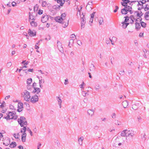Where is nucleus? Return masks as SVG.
Wrapping results in <instances>:
<instances>
[{
  "mask_svg": "<svg viewBox=\"0 0 149 149\" xmlns=\"http://www.w3.org/2000/svg\"><path fill=\"white\" fill-rule=\"evenodd\" d=\"M134 135V134L133 131L131 130H123L121 133V135L122 136L126 137V140L127 142H131V140L129 139V137H131L132 138Z\"/></svg>",
  "mask_w": 149,
  "mask_h": 149,
  "instance_id": "obj_1",
  "label": "nucleus"
},
{
  "mask_svg": "<svg viewBox=\"0 0 149 149\" xmlns=\"http://www.w3.org/2000/svg\"><path fill=\"white\" fill-rule=\"evenodd\" d=\"M22 95L23 97L24 100L27 102H29L30 101L31 95L30 92L27 90H25L22 93Z\"/></svg>",
  "mask_w": 149,
  "mask_h": 149,
  "instance_id": "obj_2",
  "label": "nucleus"
},
{
  "mask_svg": "<svg viewBox=\"0 0 149 149\" xmlns=\"http://www.w3.org/2000/svg\"><path fill=\"white\" fill-rule=\"evenodd\" d=\"M18 122L21 127L24 126V125H26L27 122L26 118L24 116H21L19 119H18Z\"/></svg>",
  "mask_w": 149,
  "mask_h": 149,
  "instance_id": "obj_3",
  "label": "nucleus"
},
{
  "mask_svg": "<svg viewBox=\"0 0 149 149\" xmlns=\"http://www.w3.org/2000/svg\"><path fill=\"white\" fill-rule=\"evenodd\" d=\"M15 114L16 113L15 111L9 112L7 116L6 117L4 116L3 118L6 119L7 120L13 119V116H15Z\"/></svg>",
  "mask_w": 149,
  "mask_h": 149,
  "instance_id": "obj_4",
  "label": "nucleus"
},
{
  "mask_svg": "<svg viewBox=\"0 0 149 149\" xmlns=\"http://www.w3.org/2000/svg\"><path fill=\"white\" fill-rule=\"evenodd\" d=\"M3 144L6 146L8 145L10 143V139L7 137L3 138Z\"/></svg>",
  "mask_w": 149,
  "mask_h": 149,
  "instance_id": "obj_5",
  "label": "nucleus"
},
{
  "mask_svg": "<svg viewBox=\"0 0 149 149\" xmlns=\"http://www.w3.org/2000/svg\"><path fill=\"white\" fill-rule=\"evenodd\" d=\"M38 96L36 95H35L33 96L31 99L30 100L31 102L33 103H36L38 101Z\"/></svg>",
  "mask_w": 149,
  "mask_h": 149,
  "instance_id": "obj_6",
  "label": "nucleus"
},
{
  "mask_svg": "<svg viewBox=\"0 0 149 149\" xmlns=\"http://www.w3.org/2000/svg\"><path fill=\"white\" fill-rule=\"evenodd\" d=\"M49 19V17L48 15H47L43 14L42 15L41 18V21L43 23L46 22Z\"/></svg>",
  "mask_w": 149,
  "mask_h": 149,
  "instance_id": "obj_7",
  "label": "nucleus"
},
{
  "mask_svg": "<svg viewBox=\"0 0 149 149\" xmlns=\"http://www.w3.org/2000/svg\"><path fill=\"white\" fill-rule=\"evenodd\" d=\"M55 20L56 22H58L59 23L64 24L65 22V21H63L61 17L60 16H58L55 17Z\"/></svg>",
  "mask_w": 149,
  "mask_h": 149,
  "instance_id": "obj_8",
  "label": "nucleus"
},
{
  "mask_svg": "<svg viewBox=\"0 0 149 149\" xmlns=\"http://www.w3.org/2000/svg\"><path fill=\"white\" fill-rule=\"evenodd\" d=\"M28 34L31 37L34 36L36 35V32L35 31H32L31 29L29 30Z\"/></svg>",
  "mask_w": 149,
  "mask_h": 149,
  "instance_id": "obj_9",
  "label": "nucleus"
},
{
  "mask_svg": "<svg viewBox=\"0 0 149 149\" xmlns=\"http://www.w3.org/2000/svg\"><path fill=\"white\" fill-rule=\"evenodd\" d=\"M57 47L58 48L60 52H62L63 51V48L62 47L61 43L59 41H57Z\"/></svg>",
  "mask_w": 149,
  "mask_h": 149,
  "instance_id": "obj_10",
  "label": "nucleus"
},
{
  "mask_svg": "<svg viewBox=\"0 0 149 149\" xmlns=\"http://www.w3.org/2000/svg\"><path fill=\"white\" fill-rule=\"evenodd\" d=\"M87 112L89 115L92 116L94 115L95 110L93 109H89L88 110Z\"/></svg>",
  "mask_w": 149,
  "mask_h": 149,
  "instance_id": "obj_11",
  "label": "nucleus"
},
{
  "mask_svg": "<svg viewBox=\"0 0 149 149\" xmlns=\"http://www.w3.org/2000/svg\"><path fill=\"white\" fill-rule=\"evenodd\" d=\"M86 22V19L83 18L81 20V29L84 28V25Z\"/></svg>",
  "mask_w": 149,
  "mask_h": 149,
  "instance_id": "obj_12",
  "label": "nucleus"
},
{
  "mask_svg": "<svg viewBox=\"0 0 149 149\" xmlns=\"http://www.w3.org/2000/svg\"><path fill=\"white\" fill-rule=\"evenodd\" d=\"M34 90L33 91V93L38 94L40 92V89L39 88L34 87Z\"/></svg>",
  "mask_w": 149,
  "mask_h": 149,
  "instance_id": "obj_13",
  "label": "nucleus"
},
{
  "mask_svg": "<svg viewBox=\"0 0 149 149\" xmlns=\"http://www.w3.org/2000/svg\"><path fill=\"white\" fill-rule=\"evenodd\" d=\"M139 2L141 3V7H139L138 8V10H141L143 7V4L145 3L146 2V1L145 0H143L142 1H140Z\"/></svg>",
  "mask_w": 149,
  "mask_h": 149,
  "instance_id": "obj_14",
  "label": "nucleus"
},
{
  "mask_svg": "<svg viewBox=\"0 0 149 149\" xmlns=\"http://www.w3.org/2000/svg\"><path fill=\"white\" fill-rule=\"evenodd\" d=\"M135 29L137 31L139 30L141 28V26L140 25L139 23L137 22L135 24Z\"/></svg>",
  "mask_w": 149,
  "mask_h": 149,
  "instance_id": "obj_15",
  "label": "nucleus"
},
{
  "mask_svg": "<svg viewBox=\"0 0 149 149\" xmlns=\"http://www.w3.org/2000/svg\"><path fill=\"white\" fill-rule=\"evenodd\" d=\"M26 133H23L21 136V139L23 142H24L26 141Z\"/></svg>",
  "mask_w": 149,
  "mask_h": 149,
  "instance_id": "obj_16",
  "label": "nucleus"
},
{
  "mask_svg": "<svg viewBox=\"0 0 149 149\" xmlns=\"http://www.w3.org/2000/svg\"><path fill=\"white\" fill-rule=\"evenodd\" d=\"M56 99L57 100L58 102V104L59 105V107L60 108H61V104L62 103V100H61L60 97H56Z\"/></svg>",
  "mask_w": 149,
  "mask_h": 149,
  "instance_id": "obj_17",
  "label": "nucleus"
},
{
  "mask_svg": "<svg viewBox=\"0 0 149 149\" xmlns=\"http://www.w3.org/2000/svg\"><path fill=\"white\" fill-rule=\"evenodd\" d=\"M122 105L124 108H126L128 105V101H123L122 103Z\"/></svg>",
  "mask_w": 149,
  "mask_h": 149,
  "instance_id": "obj_18",
  "label": "nucleus"
},
{
  "mask_svg": "<svg viewBox=\"0 0 149 149\" xmlns=\"http://www.w3.org/2000/svg\"><path fill=\"white\" fill-rule=\"evenodd\" d=\"M139 103H136L135 104H133L132 105V108L135 110L137 109L139 107Z\"/></svg>",
  "mask_w": 149,
  "mask_h": 149,
  "instance_id": "obj_19",
  "label": "nucleus"
},
{
  "mask_svg": "<svg viewBox=\"0 0 149 149\" xmlns=\"http://www.w3.org/2000/svg\"><path fill=\"white\" fill-rule=\"evenodd\" d=\"M74 40L72 38H70L68 46L70 47H71V45H72L74 43Z\"/></svg>",
  "mask_w": 149,
  "mask_h": 149,
  "instance_id": "obj_20",
  "label": "nucleus"
},
{
  "mask_svg": "<svg viewBox=\"0 0 149 149\" xmlns=\"http://www.w3.org/2000/svg\"><path fill=\"white\" fill-rule=\"evenodd\" d=\"M145 19L147 20H149V11L147 12L145 15Z\"/></svg>",
  "mask_w": 149,
  "mask_h": 149,
  "instance_id": "obj_21",
  "label": "nucleus"
},
{
  "mask_svg": "<svg viewBox=\"0 0 149 149\" xmlns=\"http://www.w3.org/2000/svg\"><path fill=\"white\" fill-rule=\"evenodd\" d=\"M16 146V143L15 142H12L10 144L9 146L11 148H14Z\"/></svg>",
  "mask_w": 149,
  "mask_h": 149,
  "instance_id": "obj_22",
  "label": "nucleus"
},
{
  "mask_svg": "<svg viewBox=\"0 0 149 149\" xmlns=\"http://www.w3.org/2000/svg\"><path fill=\"white\" fill-rule=\"evenodd\" d=\"M125 8H125V9H126L125 10H127V11H129L130 12L131 14H132V11L131 10H130V6H128L127 5V6H125Z\"/></svg>",
  "mask_w": 149,
  "mask_h": 149,
  "instance_id": "obj_23",
  "label": "nucleus"
},
{
  "mask_svg": "<svg viewBox=\"0 0 149 149\" xmlns=\"http://www.w3.org/2000/svg\"><path fill=\"white\" fill-rule=\"evenodd\" d=\"M124 23V22L122 23V24H123L122 26L123 28L125 29L129 24V23Z\"/></svg>",
  "mask_w": 149,
  "mask_h": 149,
  "instance_id": "obj_24",
  "label": "nucleus"
},
{
  "mask_svg": "<svg viewBox=\"0 0 149 149\" xmlns=\"http://www.w3.org/2000/svg\"><path fill=\"white\" fill-rule=\"evenodd\" d=\"M29 17L30 19L34 20V17L32 14V13L30 12L29 13Z\"/></svg>",
  "mask_w": 149,
  "mask_h": 149,
  "instance_id": "obj_25",
  "label": "nucleus"
},
{
  "mask_svg": "<svg viewBox=\"0 0 149 149\" xmlns=\"http://www.w3.org/2000/svg\"><path fill=\"white\" fill-rule=\"evenodd\" d=\"M125 9V8H124L121 10V13L123 14H126L127 13V10Z\"/></svg>",
  "mask_w": 149,
  "mask_h": 149,
  "instance_id": "obj_26",
  "label": "nucleus"
},
{
  "mask_svg": "<svg viewBox=\"0 0 149 149\" xmlns=\"http://www.w3.org/2000/svg\"><path fill=\"white\" fill-rule=\"evenodd\" d=\"M31 25L32 26L36 27L37 26V23L34 21H32L30 23Z\"/></svg>",
  "mask_w": 149,
  "mask_h": 149,
  "instance_id": "obj_27",
  "label": "nucleus"
},
{
  "mask_svg": "<svg viewBox=\"0 0 149 149\" xmlns=\"http://www.w3.org/2000/svg\"><path fill=\"white\" fill-rule=\"evenodd\" d=\"M83 139V137H81L79 138L78 139L79 143L80 145H82V141Z\"/></svg>",
  "mask_w": 149,
  "mask_h": 149,
  "instance_id": "obj_28",
  "label": "nucleus"
},
{
  "mask_svg": "<svg viewBox=\"0 0 149 149\" xmlns=\"http://www.w3.org/2000/svg\"><path fill=\"white\" fill-rule=\"evenodd\" d=\"M48 4L47 3L46 1H42V7H46L47 6H48Z\"/></svg>",
  "mask_w": 149,
  "mask_h": 149,
  "instance_id": "obj_29",
  "label": "nucleus"
},
{
  "mask_svg": "<svg viewBox=\"0 0 149 149\" xmlns=\"http://www.w3.org/2000/svg\"><path fill=\"white\" fill-rule=\"evenodd\" d=\"M141 26L142 27H143L144 28H145V27H146V23L143 22H141Z\"/></svg>",
  "mask_w": 149,
  "mask_h": 149,
  "instance_id": "obj_30",
  "label": "nucleus"
},
{
  "mask_svg": "<svg viewBox=\"0 0 149 149\" xmlns=\"http://www.w3.org/2000/svg\"><path fill=\"white\" fill-rule=\"evenodd\" d=\"M115 124L116 125H119L121 124V122L119 121L118 120H115Z\"/></svg>",
  "mask_w": 149,
  "mask_h": 149,
  "instance_id": "obj_31",
  "label": "nucleus"
},
{
  "mask_svg": "<svg viewBox=\"0 0 149 149\" xmlns=\"http://www.w3.org/2000/svg\"><path fill=\"white\" fill-rule=\"evenodd\" d=\"M134 14L135 15H136L137 17H141V15L140 14L139 12L137 11H135Z\"/></svg>",
  "mask_w": 149,
  "mask_h": 149,
  "instance_id": "obj_32",
  "label": "nucleus"
},
{
  "mask_svg": "<svg viewBox=\"0 0 149 149\" xmlns=\"http://www.w3.org/2000/svg\"><path fill=\"white\" fill-rule=\"evenodd\" d=\"M103 22V20L102 17H100L99 18V24L100 25H101L102 24V23Z\"/></svg>",
  "mask_w": 149,
  "mask_h": 149,
  "instance_id": "obj_33",
  "label": "nucleus"
},
{
  "mask_svg": "<svg viewBox=\"0 0 149 149\" xmlns=\"http://www.w3.org/2000/svg\"><path fill=\"white\" fill-rule=\"evenodd\" d=\"M66 14L65 13H63L61 16V17L62 18V19L63 20V21H64L65 19H64V18L65 17V16H66Z\"/></svg>",
  "mask_w": 149,
  "mask_h": 149,
  "instance_id": "obj_34",
  "label": "nucleus"
},
{
  "mask_svg": "<svg viewBox=\"0 0 149 149\" xmlns=\"http://www.w3.org/2000/svg\"><path fill=\"white\" fill-rule=\"evenodd\" d=\"M32 81V79L31 78H29L27 80V84H29L31 83Z\"/></svg>",
  "mask_w": 149,
  "mask_h": 149,
  "instance_id": "obj_35",
  "label": "nucleus"
},
{
  "mask_svg": "<svg viewBox=\"0 0 149 149\" xmlns=\"http://www.w3.org/2000/svg\"><path fill=\"white\" fill-rule=\"evenodd\" d=\"M57 2L58 3H59L60 4V6H63L64 3L63 2V1H62V0H58V1H57Z\"/></svg>",
  "mask_w": 149,
  "mask_h": 149,
  "instance_id": "obj_36",
  "label": "nucleus"
},
{
  "mask_svg": "<svg viewBox=\"0 0 149 149\" xmlns=\"http://www.w3.org/2000/svg\"><path fill=\"white\" fill-rule=\"evenodd\" d=\"M18 108H19L20 107L23 108V104L22 103H18Z\"/></svg>",
  "mask_w": 149,
  "mask_h": 149,
  "instance_id": "obj_37",
  "label": "nucleus"
},
{
  "mask_svg": "<svg viewBox=\"0 0 149 149\" xmlns=\"http://www.w3.org/2000/svg\"><path fill=\"white\" fill-rule=\"evenodd\" d=\"M92 5H93V3L92 2H89L88 3V4L86 6V8L88 6H90V7L91 8H92L91 6H92Z\"/></svg>",
  "mask_w": 149,
  "mask_h": 149,
  "instance_id": "obj_38",
  "label": "nucleus"
},
{
  "mask_svg": "<svg viewBox=\"0 0 149 149\" xmlns=\"http://www.w3.org/2000/svg\"><path fill=\"white\" fill-rule=\"evenodd\" d=\"M142 19L141 17H139L138 18H137V19H135V21L136 22H138L139 21V22H141L142 20Z\"/></svg>",
  "mask_w": 149,
  "mask_h": 149,
  "instance_id": "obj_39",
  "label": "nucleus"
},
{
  "mask_svg": "<svg viewBox=\"0 0 149 149\" xmlns=\"http://www.w3.org/2000/svg\"><path fill=\"white\" fill-rule=\"evenodd\" d=\"M82 95L84 97L86 96L87 95H88V93H87L85 91H82Z\"/></svg>",
  "mask_w": 149,
  "mask_h": 149,
  "instance_id": "obj_40",
  "label": "nucleus"
},
{
  "mask_svg": "<svg viewBox=\"0 0 149 149\" xmlns=\"http://www.w3.org/2000/svg\"><path fill=\"white\" fill-rule=\"evenodd\" d=\"M127 3V1H124L123 3H121V4L123 6H124L125 7L127 6V3Z\"/></svg>",
  "mask_w": 149,
  "mask_h": 149,
  "instance_id": "obj_41",
  "label": "nucleus"
},
{
  "mask_svg": "<svg viewBox=\"0 0 149 149\" xmlns=\"http://www.w3.org/2000/svg\"><path fill=\"white\" fill-rule=\"evenodd\" d=\"M144 10L145 11H147L149 10V5L146 4L145 8Z\"/></svg>",
  "mask_w": 149,
  "mask_h": 149,
  "instance_id": "obj_42",
  "label": "nucleus"
},
{
  "mask_svg": "<svg viewBox=\"0 0 149 149\" xmlns=\"http://www.w3.org/2000/svg\"><path fill=\"white\" fill-rule=\"evenodd\" d=\"M91 65L92 66V67H90V71L94 70V69H95V66H94V65L92 64H91Z\"/></svg>",
  "mask_w": 149,
  "mask_h": 149,
  "instance_id": "obj_43",
  "label": "nucleus"
},
{
  "mask_svg": "<svg viewBox=\"0 0 149 149\" xmlns=\"http://www.w3.org/2000/svg\"><path fill=\"white\" fill-rule=\"evenodd\" d=\"M27 130L30 133V135L31 136H33L32 132L31 131V130L29 129V127H27Z\"/></svg>",
  "mask_w": 149,
  "mask_h": 149,
  "instance_id": "obj_44",
  "label": "nucleus"
},
{
  "mask_svg": "<svg viewBox=\"0 0 149 149\" xmlns=\"http://www.w3.org/2000/svg\"><path fill=\"white\" fill-rule=\"evenodd\" d=\"M67 22H65V24L64 26H63V27L64 28H65L66 27L68 24V22H69V19H67Z\"/></svg>",
  "mask_w": 149,
  "mask_h": 149,
  "instance_id": "obj_45",
  "label": "nucleus"
},
{
  "mask_svg": "<svg viewBox=\"0 0 149 149\" xmlns=\"http://www.w3.org/2000/svg\"><path fill=\"white\" fill-rule=\"evenodd\" d=\"M38 8V6L37 5H36L34 7V11H36Z\"/></svg>",
  "mask_w": 149,
  "mask_h": 149,
  "instance_id": "obj_46",
  "label": "nucleus"
},
{
  "mask_svg": "<svg viewBox=\"0 0 149 149\" xmlns=\"http://www.w3.org/2000/svg\"><path fill=\"white\" fill-rule=\"evenodd\" d=\"M85 85L84 82L83 81L81 84L80 85H79V87H80L82 89H83L84 88V86Z\"/></svg>",
  "mask_w": 149,
  "mask_h": 149,
  "instance_id": "obj_47",
  "label": "nucleus"
},
{
  "mask_svg": "<svg viewBox=\"0 0 149 149\" xmlns=\"http://www.w3.org/2000/svg\"><path fill=\"white\" fill-rule=\"evenodd\" d=\"M125 19L124 22H127L129 20V17L127 16L125 17Z\"/></svg>",
  "mask_w": 149,
  "mask_h": 149,
  "instance_id": "obj_48",
  "label": "nucleus"
},
{
  "mask_svg": "<svg viewBox=\"0 0 149 149\" xmlns=\"http://www.w3.org/2000/svg\"><path fill=\"white\" fill-rule=\"evenodd\" d=\"M95 89L96 91H98L100 89V87L99 85H96L95 87Z\"/></svg>",
  "mask_w": 149,
  "mask_h": 149,
  "instance_id": "obj_49",
  "label": "nucleus"
},
{
  "mask_svg": "<svg viewBox=\"0 0 149 149\" xmlns=\"http://www.w3.org/2000/svg\"><path fill=\"white\" fill-rule=\"evenodd\" d=\"M81 13L80 10H79L78 11L77 13V15L78 17H79V16H80V15H81Z\"/></svg>",
  "mask_w": 149,
  "mask_h": 149,
  "instance_id": "obj_50",
  "label": "nucleus"
},
{
  "mask_svg": "<svg viewBox=\"0 0 149 149\" xmlns=\"http://www.w3.org/2000/svg\"><path fill=\"white\" fill-rule=\"evenodd\" d=\"M70 38H72V39H73V40H75V35L74 34L71 35L70 37Z\"/></svg>",
  "mask_w": 149,
  "mask_h": 149,
  "instance_id": "obj_51",
  "label": "nucleus"
},
{
  "mask_svg": "<svg viewBox=\"0 0 149 149\" xmlns=\"http://www.w3.org/2000/svg\"><path fill=\"white\" fill-rule=\"evenodd\" d=\"M11 65L12 63L10 62H9L7 63V67L8 68H9L11 66Z\"/></svg>",
  "mask_w": 149,
  "mask_h": 149,
  "instance_id": "obj_52",
  "label": "nucleus"
},
{
  "mask_svg": "<svg viewBox=\"0 0 149 149\" xmlns=\"http://www.w3.org/2000/svg\"><path fill=\"white\" fill-rule=\"evenodd\" d=\"M44 79H42V78L40 79L39 80V84H41L42 83H44Z\"/></svg>",
  "mask_w": 149,
  "mask_h": 149,
  "instance_id": "obj_53",
  "label": "nucleus"
},
{
  "mask_svg": "<svg viewBox=\"0 0 149 149\" xmlns=\"http://www.w3.org/2000/svg\"><path fill=\"white\" fill-rule=\"evenodd\" d=\"M81 18V20L82 19L84 18V19H86L85 17H84V15L83 13H82V14L80 15V16H79Z\"/></svg>",
  "mask_w": 149,
  "mask_h": 149,
  "instance_id": "obj_54",
  "label": "nucleus"
},
{
  "mask_svg": "<svg viewBox=\"0 0 149 149\" xmlns=\"http://www.w3.org/2000/svg\"><path fill=\"white\" fill-rule=\"evenodd\" d=\"M146 136V135L145 134V133H144L143 134V136H141V138H142V139H143V140H145L146 139V137H145V136Z\"/></svg>",
  "mask_w": 149,
  "mask_h": 149,
  "instance_id": "obj_55",
  "label": "nucleus"
},
{
  "mask_svg": "<svg viewBox=\"0 0 149 149\" xmlns=\"http://www.w3.org/2000/svg\"><path fill=\"white\" fill-rule=\"evenodd\" d=\"M95 13V12H94L92 14H91V18L92 19L94 18Z\"/></svg>",
  "mask_w": 149,
  "mask_h": 149,
  "instance_id": "obj_56",
  "label": "nucleus"
},
{
  "mask_svg": "<svg viewBox=\"0 0 149 149\" xmlns=\"http://www.w3.org/2000/svg\"><path fill=\"white\" fill-rule=\"evenodd\" d=\"M77 44L79 45L80 46L81 45H82V42L80 40H78L77 41Z\"/></svg>",
  "mask_w": 149,
  "mask_h": 149,
  "instance_id": "obj_57",
  "label": "nucleus"
},
{
  "mask_svg": "<svg viewBox=\"0 0 149 149\" xmlns=\"http://www.w3.org/2000/svg\"><path fill=\"white\" fill-rule=\"evenodd\" d=\"M22 130L24 131L23 133H26L25 132H26L27 130V128H26V127H24L22 129Z\"/></svg>",
  "mask_w": 149,
  "mask_h": 149,
  "instance_id": "obj_58",
  "label": "nucleus"
},
{
  "mask_svg": "<svg viewBox=\"0 0 149 149\" xmlns=\"http://www.w3.org/2000/svg\"><path fill=\"white\" fill-rule=\"evenodd\" d=\"M18 108V109L17 110V111L19 112L21 111L23 109V108H21L20 107L19 108Z\"/></svg>",
  "mask_w": 149,
  "mask_h": 149,
  "instance_id": "obj_59",
  "label": "nucleus"
},
{
  "mask_svg": "<svg viewBox=\"0 0 149 149\" xmlns=\"http://www.w3.org/2000/svg\"><path fill=\"white\" fill-rule=\"evenodd\" d=\"M116 39L117 38L115 36L112 37V39L113 40V42H115L116 40Z\"/></svg>",
  "mask_w": 149,
  "mask_h": 149,
  "instance_id": "obj_60",
  "label": "nucleus"
},
{
  "mask_svg": "<svg viewBox=\"0 0 149 149\" xmlns=\"http://www.w3.org/2000/svg\"><path fill=\"white\" fill-rule=\"evenodd\" d=\"M115 8H116V9L115 10H114L113 11L114 13L116 12L117 11V10L118 9V8H119L117 6H116Z\"/></svg>",
  "mask_w": 149,
  "mask_h": 149,
  "instance_id": "obj_61",
  "label": "nucleus"
},
{
  "mask_svg": "<svg viewBox=\"0 0 149 149\" xmlns=\"http://www.w3.org/2000/svg\"><path fill=\"white\" fill-rule=\"evenodd\" d=\"M43 13V10H40L38 12V14L39 15H41Z\"/></svg>",
  "mask_w": 149,
  "mask_h": 149,
  "instance_id": "obj_62",
  "label": "nucleus"
},
{
  "mask_svg": "<svg viewBox=\"0 0 149 149\" xmlns=\"http://www.w3.org/2000/svg\"><path fill=\"white\" fill-rule=\"evenodd\" d=\"M16 3L14 1H13L12 3V5L13 6H16Z\"/></svg>",
  "mask_w": 149,
  "mask_h": 149,
  "instance_id": "obj_63",
  "label": "nucleus"
},
{
  "mask_svg": "<svg viewBox=\"0 0 149 149\" xmlns=\"http://www.w3.org/2000/svg\"><path fill=\"white\" fill-rule=\"evenodd\" d=\"M99 128V127L97 125L95 126L94 127V129L95 130H97Z\"/></svg>",
  "mask_w": 149,
  "mask_h": 149,
  "instance_id": "obj_64",
  "label": "nucleus"
}]
</instances>
